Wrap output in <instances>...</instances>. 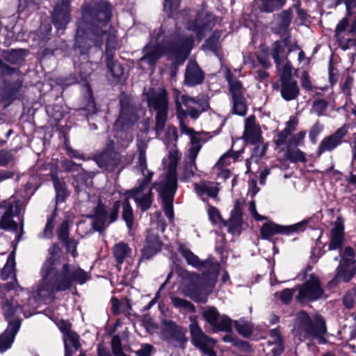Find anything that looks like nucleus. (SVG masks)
Listing matches in <instances>:
<instances>
[{"mask_svg": "<svg viewBox=\"0 0 356 356\" xmlns=\"http://www.w3.org/2000/svg\"><path fill=\"white\" fill-rule=\"evenodd\" d=\"M226 79L229 84V92L232 95L233 113L243 116L247 112V103L244 97L245 89L241 82L233 77L232 73L227 70L226 72Z\"/></svg>", "mask_w": 356, "mask_h": 356, "instance_id": "15", "label": "nucleus"}, {"mask_svg": "<svg viewBox=\"0 0 356 356\" xmlns=\"http://www.w3.org/2000/svg\"><path fill=\"white\" fill-rule=\"evenodd\" d=\"M216 270L211 269L209 270L208 273L193 274L185 285L184 293L196 302H205L206 298L202 297V294L211 291L216 284Z\"/></svg>", "mask_w": 356, "mask_h": 356, "instance_id": "9", "label": "nucleus"}, {"mask_svg": "<svg viewBox=\"0 0 356 356\" xmlns=\"http://www.w3.org/2000/svg\"><path fill=\"white\" fill-rule=\"evenodd\" d=\"M234 324L237 332L243 336L248 337L251 334L252 327L249 322L240 320L236 321Z\"/></svg>", "mask_w": 356, "mask_h": 356, "instance_id": "51", "label": "nucleus"}, {"mask_svg": "<svg viewBox=\"0 0 356 356\" xmlns=\"http://www.w3.org/2000/svg\"><path fill=\"white\" fill-rule=\"evenodd\" d=\"M348 19L347 17H343L339 22L335 30L336 38L347 33L346 28L348 26Z\"/></svg>", "mask_w": 356, "mask_h": 356, "instance_id": "61", "label": "nucleus"}, {"mask_svg": "<svg viewBox=\"0 0 356 356\" xmlns=\"http://www.w3.org/2000/svg\"><path fill=\"white\" fill-rule=\"evenodd\" d=\"M289 44L290 40L288 35L273 44L271 56L275 65H280V60L287 58V55L291 51Z\"/></svg>", "mask_w": 356, "mask_h": 356, "instance_id": "28", "label": "nucleus"}, {"mask_svg": "<svg viewBox=\"0 0 356 356\" xmlns=\"http://www.w3.org/2000/svg\"><path fill=\"white\" fill-rule=\"evenodd\" d=\"M50 177L54 182V186L56 192V201L63 202L69 195L66 184L60 180L56 171H51Z\"/></svg>", "mask_w": 356, "mask_h": 356, "instance_id": "40", "label": "nucleus"}, {"mask_svg": "<svg viewBox=\"0 0 356 356\" xmlns=\"http://www.w3.org/2000/svg\"><path fill=\"white\" fill-rule=\"evenodd\" d=\"M197 194L203 200L204 197L215 198L218 195L219 189L216 183L210 181H200L194 184Z\"/></svg>", "mask_w": 356, "mask_h": 356, "instance_id": "37", "label": "nucleus"}, {"mask_svg": "<svg viewBox=\"0 0 356 356\" xmlns=\"http://www.w3.org/2000/svg\"><path fill=\"white\" fill-rule=\"evenodd\" d=\"M344 227L341 222L337 220L334 222V227L330 230V238L328 245L329 250L342 249L344 244Z\"/></svg>", "mask_w": 356, "mask_h": 356, "instance_id": "30", "label": "nucleus"}, {"mask_svg": "<svg viewBox=\"0 0 356 356\" xmlns=\"http://www.w3.org/2000/svg\"><path fill=\"white\" fill-rule=\"evenodd\" d=\"M162 338L175 346L180 347H184L188 341L184 329L172 321H163Z\"/></svg>", "mask_w": 356, "mask_h": 356, "instance_id": "17", "label": "nucleus"}, {"mask_svg": "<svg viewBox=\"0 0 356 356\" xmlns=\"http://www.w3.org/2000/svg\"><path fill=\"white\" fill-rule=\"evenodd\" d=\"M243 137L246 142L251 144L257 143L261 140V131L259 125L256 123L254 115L245 118Z\"/></svg>", "mask_w": 356, "mask_h": 356, "instance_id": "26", "label": "nucleus"}, {"mask_svg": "<svg viewBox=\"0 0 356 356\" xmlns=\"http://www.w3.org/2000/svg\"><path fill=\"white\" fill-rule=\"evenodd\" d=\"M193 42V36L181 33L177 28L173 33L166 31L162 25L159 30L154 31L149 42L143 48L140 61L154 65L162 55L166 54L177 62H183L190 54Z\"/></svg>", "mask_w": 356, "mask_h": 356, "instance_id": "2", "label": "nucleus"}, {"mask_svg": "<svg viewBox=\"0 0 356 356\" xmlns=\"http://www.w3.org/2000/svg\"><path fill=\"white\" fill-rule=\"evenodd\" d=\"M116 44L115 35L110 33L107 38L105 56L107 67L113 77L120 78L124 74V69L120 63L113 59V49Z\"/></svg>", "mask_w": 356, "mask_h": 356, "instance_id": "19", "label": "nucleus"}, {"mask_svg": "<svg viewBox=\"0 0 356 356\" xmlns=\"http://www.w3.org/2000/svg\"><path fill=\"white\" fill-rule=\"evenodd\" d=\"M154 349L152 345L145 343L141 345L140 349L137 350L135 353L138 356H150Z\"/></svg>", "mask_w": 356, "mask_h": 356, "instance_id": "64", "label": "nucleus"}, {"mask_svg": "<svg viewBox=\"0 0 356 356\" xmlns=\"http://www.w3.org/2000/svg\"><path fill=\"white\" fill-rule=\"evenodd\" d=\"M148 106L156 112L154 130L156 136L163 131L169 111L168 92L165 89H149L147 93Z\"/></svg>", "mask_w": 356, "mask_h": 356, "instance_id": "8", "label": "nucleus"}, {"mask_svg": "<svg viewBox=\"0 0 356 356\" xmlns=\"http://www.w3.org/2000/svg\"><path fill=\"white\" fill-rule=\"evenodd\" d=\"M280 81V92L282 98L286 101H291L296 99L300 94V89L296 81H295L293 79H284Z\"/></svg>", "mask_w": 356, "mask_h": 356, "instance_id": "34", "label": "nucleus"}, {"mask_svg": "<svg viewBox=\"0 0 356 356\" xmlns=\"http://www.w3.org/2000/svg\"><path fill=\"white\" fill-rule=\"evenodd\" d=\"M111 17V5L106 1L101 0L82 8V19L79 22L96 30H107L106 25Z\"/></svg>", "mask_w": 356, "mask_h": 356, "instance_id": "6", "label": "nucleus"}, {"mask_svg": "<svg viewBox=\"0 0 356 356\" xmlns=\"http://www.w3.org/2000/svg\"><path fill=\"white\" fill-rule=\"evenodd\" d=\"M181 154L176 148L171 149L168 154L169 163L168 173L165 177L153 187H156L162 200L165 216L172 220L174 217L173 200L177 189V166L181 159Z\"/></svg>", "mask_w": 356, "mask_h": 356, "instance_id": "3", "label": "nucleus"}, {"mask_svg": "<svg viewBox=\"0 0 356 356\" xmlns=\"http://www.w3.org/2000/svg\"><path fill=\"white\" fill-rule=\"evenodd\" d=\"M235 161L236 157L234 154L229 151L220 156L218 162L213 168V170L216 175L223 179H226L229 177V170L227 166L231 163V160Z\"/></svg>", "mask_w": 356, "mask_h": 356, "instance_id": "32", "label": "nucleus"}, {"mask_svg": "<svg viewBox=\"0 0 356 356\" xmlns=\"http://www.w3.org/2000/svg\"><path fill=\"white\" fill-rule=\"evenodd\" d=\"M136 145L138 152L137 167L141 171L145 178H147L149 177V173H152L151 172H149L147 168L146 150L148 146V140H146L145 138H140L138 137L137 138Z\"/></svg>", "mask_w": 356, "mask_h": 356, "instance_id": "35", "label": "nucleus"}, {"mask_svg": "<svg viewBox=\"0 0 356 356\" xmlns=\"http://www.w3.org/2000/svg\"><path fill=\"white\" fill-rule=\"evenodd\" d=\"M152 175V173H149V177L143 179L138 187L133 188L129 192V197H133L137 206L142 211L148 210L153 201L152 189H149L146 193H142L146 186L151 181Z\"/></svg>", "mask_w": 356, "mask_h": 356, "instance_id": "18", "label": "nucleus"}, {"mask_svg": "<svg viewBox=\"0 0 356 356\" xmlns=\"http://www.w3.org/2000/svg\"><path fill=\"white\" fill-rule=\"evenodd\" d=\"M341 256L339 264L337 268V272L334 277L328 283L329 287L336 286L340 281L348 282L356 274V259H355L354 250L348 246L345 248L342 254H339L334 257L337 261Z\"/></svg>", "mask_w": 356, "mask_h": 356, "instance_id": "10", "label": "nucleus"}, {"mask_svg": "<svg viewBox=\"0 0 356 356\" xmlns=\"http://www.w3.org/2000/svg\"><path fill=\"white\" fill-rule=\"evenodd\" d=\"M14 202L10 200L3 201L0 205L2 215L0 218V229L6 231H17L18 225L13 220L14 215Z\"/></svg>", "mask_w": 356, "mask_h": 356, "instance_id": "23", "label": "nucleus"}, {"mask_svg": "<svg viewBox=\"0 0 356 356\" xmlns=\"http://www.w3.org/2000/svg\"><path fill=\"white\" fill-rule=\"evenodd\" d=\"M60 252V247L54 243L49 250L50 256L41 267L42 279L38 292L42 298H49L56 293L67 291L75 282L83 284L90 278L88 274L79 266L69 264L61 265Z\"/></svg>", "mask_w": 356, "mask_h": 356, "instance_id": "1", "label": "nucleus"}, {"mask_svg": "<svg viewBox=\"0 0 356 356\" xmlns=\"http://www.w3.org/2000/svg\"><path fill=\"white\" fill-rule=\"evenodd\" d=\"M19 326L20 322L18 321L9 323L7 329L0 335V353H3L11 347Z\"/></svg>", "mask_w": 356, "mask_h": 356, "instance_id": "29", "label": "nucleus"}, {"mask_svg": "<svg viewBox=\"0 0 356 356\" xmlns=\"http://www.w3.org/2000/svg\"><path fill=\"white\" fill-rule=\"evenodd\" d=\"M114 142L111 140L106 148L94 156L97 165L103 170L109 172L124 168L122 156L114 149Z\"/></svg>", "mask_w": 356, "mask_h": 356, "instance_id": "14", "label": "nucleus"}, {"mask_svg": "<svg viewBox=\"0 0 356 356\" xmlns=\"http://www.w3.org/2000/svg\"><path fill=\"white\" fill-rule=\"evenodd\" d=\"M196 170L197 167L195 163L186 161L183 170V173L181 176V180L187 181L195 175V172L196 171Z\"/></svg>", "mask_w": 356, "mask_h": 356, "instance_id": "53", "label": "nucleus"}, {"mask_svg": "<svg viewBox=\"0 0 356 356\" xmlns=\"http://www.w3.org/2000/svg\"><path fill=\"white\" fill-rule=\"evenodd\" d=\"M296 290V300L301 303L316 301L324 293L318 277L314 274H311L303 284L297 285Z\"/></svg>", "mask_w": 356, "mask_h": 356, "instance_id": "13", "label": "nucleus"}, {"mask_svg": "<svg viewBox=\"0 0 356 356\" xmlns=\"http://www.w3.org/2000/svg\"><path fill=\"white\" fill-rule=\"evenodd\" d=\"M4 316L6 318H11L14 316H18L20 314H23L25 317H28L31 315L30 313H27L24 309V306L20 305L18 302L15 299L5 300L4 303L2 305Z\"/></svg>", "mask_w": 356, "mask_h": 356, "instance_id": "36", "label": "nucleus"}, {"mask_svg": "<svg viewBox=\"0 0 356 356\" xmlns=\"http://www.w3.org/2000/svg\"><path fill=\"white\" fill-rule=\"evenodd\" d=\"M347 134V130L344 127L338 129L335 132L328 136L325 137L320 143L317 153L318 155L325 152H332L339 145H340Z\"/></svg>", "mask_w": 356, "mask_h": 356, "instance_id": "21", "label": "nucleus"}, {"mask_svg": "<svg viewBox=\"0 0 356 356\" xmlns=\"http://www.w3.org/2000/svg\"><path fill=\"white\" fill-rule=\"evenodd\" d=\"M120 207L122 209V219L126 222L128 229L131 230L134 226V216L128 197L115 202L109 211H106L105 206L99 201L92 216L94 229L96 231L101 232L109 224L115 222L118 219Z\"/></svg>", "mask_w": 356, "mask_h": 356, "instance_id": "4", "label": "nucleus"}, {"mask_svg": "<svg viewBox=\"0 0 356 356\" xmlns=\"http://www.w3.org/2000/svg\"><path fill=\"white\" fill-rule=\"evenodd\" d=\"M294 147H286L285 152L286 158L292 163L306 162L305 154Z\"/></svg>", "mask_w": 356, "mask_h": 356, "instance_id": "46", "label": "nucleus"}, {"mask_svg": "<svg viewBox=\"0 0 356 356\" xmlns=\"http://www.w3.org/2000/svg\"><path fill=\"white\" fill-rule=\"evenodd\" d=\"M163 243L157 233L152 228L147 235L142 250L141 259H149L161 250Z\"/></svg>", "mask_w": 356, "mask_h": 356, "instance_id": "22", "label": "nucleus"}, {"mask_svg": "<svg viewBox=\"0 0 356 356\" xmlns=\"http://www.w3.org/2000/svg\"><path fill=\"white\" fill-rule=\"evenodd\" d=\"M79 335L70 330L64 331L63 341L65 346V356H73L74 350H77L80 347Z\"/></svg>", "mask_w": 356, "mask_h": 356, "instance_id": "38", "label": "nucleus"}, {"mask_svg": "<svg viewBox=\"0 0 356 356\" xmlns=\"http://www.w3.org/2000/svg\"><path fill=\"white\" fill-rule=\"evenodd\" d=\"M291 9L282 10L277 15V26L275 29V32L282 35H285L287 33L288 28L291 22Z\"/></svg>", "mask_w": 356, "mask_h": 356, "instance_id": "42", "label": "nucleus"}, {"mask_svg": "<svg viewBox=\"0 0 356 356\" xmlns=\"http://www.w3.org/2000/svg\"><path fill=\"white\" fill-rule=\"evenodd\" d=\"M190 322L189 331L192 343L207 356H216L213 350L216 341L202 331L195 316H191Z\"/></svg>", "mask_w": 356, "mask_h": 356, "instance_id": "12", "label": "nucleus"}, {"mask_svg": "<svg viewBox=\"0 0 356 356\" xmlns=\"http://www.w3.org/2000/svg\"><path fill=\"white\" fill-rule=\"evenodd\" d=\"M328 107V102L319 99L315 100L312 104V111L316 113L318 116L323 115V113Z\"/></svg>", "mask_w": 356, "mask_h": 356, "instance_id": "56", "label": "nucleus"}, {"mask_svg": "<svg viewBox=\"0 0 356 356\" xmlns=\"http://www.w3.org/2000/svg\"><path fill=\"white\" fill-rule=\"evenodd\" d=\"M2 56L8 62L12 64H17L23 60L24 54L22 49H10L4 51Z\"/></svg>", "mask_w": 356, "mask_h": 356, "instance_id": "47", "label": "nucleus"}, {"mask_svg": "<svg viewBox=\"0 0 356 356\" xmlns=\"http://www.w3.org/2000/svg\"><path fill=\"white\" fill-rule=\"evenodd\" d=\"M15 159L13 150L3 149L0 150V166L6 167L12 163Z\"/></svg>", "mask_w": 356, "mask_h": 356, "instance_id": "54", "label": "nucleus"}, {"mask_svg": "<svg viewBox=\"0 0 356 356\" xmlns=\"http://www.w3.org/2000/svg\"><path fill=\"white\" fill-rule=\"evenodd\" d=\"M130 252V248L124 242H120L113 247V254L119 264H122L124 260L129 257Z\"/></svg>", "mask_w": 356, "mask_h": 356, "instance_id": "44", "label": "nucleus"}, {"mask_svg": "<svg viewBox=\"0 0 356 356\" xmlns=\"http://www.w3.org/2000/svg\"><path fill=\"white\" fill-rule=\"evenodd\" d=\"M326 332L325 322L321 316L311 318L305 311H300L296 316L294 336L300 341L313 339L324 334Z\"/></svg>", "mask_w": 356, "mask_h": 356, "instance_id": "7", "label": "nucleus"}, {"mask_svg": "<svg viewBox=\"0 0 356 356\" xmlns=\"http://www.w3.org/2000/svg\"><path fill=\"white\" fill-rule=\"evenodd\" d=\"M291 131H289L286 129H284L281 132H280L277 135V138L275 140V144L277 146H281L285 143L287 144L289 138L291 137Z\"/></svg>", "mask_w": 356, "mask_h": 356, "instance_id": "63", "label": "nucleus"}, {"mask_svg": "<svg viewBox=\"0 0 356 356\" xmlns=\"http://www.w3.org/2000/svg\"><path fill=\"white\" fill-rule=\"evenodd\" d=\"M205 74L196 61L190 60L185 69L184 83L194 87L203 83Z\"/></svg>", "mask_w": 356, "mask_h": 356, "instance_id": "20", "label": "nucleus"}, {"mask_svg": "<svg viewBox=\"0 0 356 356\" xmlns=\"http://www.w3.org/2000/svg\"><path fill=\"white\" fill-rule=\"evenodd\" d=\"M323 127L320 124L318 121H317L310 129L309 132V137L311 142L313 144H315L317 140V137L323 131Z\"/></svg>", "mask_w": 356, "mask_h": 356, "instance_id": "58", "label": "nucleus"}, {"mask_svg": "<svg viewBox=\"0 0 356 356\" xmlns=\"http://www.w3.org/2000/svg\"><path fill=\"white\" fill-rule=\"evenodd\" d=\"M215 325H211V327L214 332L222 331V332H231L232 330V321L227 316L220 314V318H216Z\"/></svg>", "mask_w": 356, "mask_h": 356, "instance_id": "43", "label": "nucleus"}, {"mask_svg": "<svg viewBox=\"0 0 356 356\" xmlns=\"http://www.w3.org/2000/svg\"><path fill=\"white\" fill-rule=\"evenodd\" d=\"M179 252L181 256L186 259L187 264L200 270L208 268L216 270L217 268L211 261H200L197 256L193 253L184 245L181 244L179 247Z\"/></svg>", "mask_w": 356, "mask_h": 356, "instance_id": "27", "label": "nucleus"}, {"mask_svg": "<svg viewBox=\"0 0 356 356\" xmlns=\"http://www.w3.org/2000/svg\"><path fill=\"white\" fill-rule=\"evenodd\" d=\"M53 22L56 29H64L70 21V3L62 1L58 3L52 13Z\"/></svg>", "mask_w": 356, "mask_h": 356, "instance_id": "25", "label": "nucleus"}, {"mask_svg": "<svg viewBox=\"0 0 356 356\" xmlns=\"http://www.w3.org/2000/svg\"><path fill=\"white\" fill-rule=\"evenodd\" d=\"M121 111L118 118L116 127H129L138 120V115L136 108L131 105L127 100L121 99Z\"/></svg>", "mask_w": 356, "mask_h": 356, "instance_id": "24", "label": "nucleus"}, {"mask_svg": "<svg viewBox=\"0 0 356 356\" xmlns=\"http://www.w3.org/2000/svg\"><path fill=\"white\" fill-rule=\"evenodd\" d=\"M202 316L209 325H217L216 324V318H220V313L216 307H208L203 311Z\"/></svg>", "mask_w": 356, "mask_h": 356, "instance_id": "49", "label": "nucleus"}, {"mask_svg": "<svg viewBox=\"0 0 356 356\" xmlns=\"http://www.w3.org/2000/svg\"><path fill=\"white\" fill-rule=\"evenodd\" d=\"M311 220L312 218H307L294 225L287 226L279 225L273 222H266L260 229L261 237L263 239L268 240L275 234L289 235L293 233H301L306 229Z\"/></svg>", "mask_w": 356, "mask_h": 356, "instance_id": "16", "label": "nucleus"}, {"mask_svg": "<svg viewBox=\"0 0 356 356\" xmlns=\"http://www.w3.org/2000/svg\"><path fill=\"white\" fill-rule=\"evenodd\" d=\"M277 70L280 72V81L291 79L292 66L288 58L280 60V65H275Z\"/></svg>", "mask_w": 356, "mask_h": 356, "instance_id": "48", "label": "nucleus"}, {"mask_svg": "<svg viewBox=\"0 0 356 356\" xmlns=\"http://www.w3.org/2000/svg\"><path fill=\"white\" fill-rule=\"evenodd\" d=\"M254 6L261 13H270L281 9L286 0H254Z\"/></svg>", "mask_w": 356, "mask_h": 356, "instance_id": "39", "label": "nucleus"}, {"mask_svg": "<svg viewBox=\"0 0 356 356\" xmlns=\"http://www.w3.org/2000/svg\"><path fill=\"white\" fill-rule=\"evenodd\" d=\"M180 0H165L163 10L169 17H174L179 8Z\"/></svg>", "mask_w": 356, "mask_h": 356, "instance_id": "50", "label": "nucleus"}, {"mask_svg": "<svg viewBox=\"0 0 356 356\" xmlns=\"http://www.w3.org/2000/svg\"><path fill=\"white\" fill-rule=\"evenodd\" d=\"M213 17L211 15L199 13L193 26H187L188 30L195 31L197 36L201 38V33L204 31L210 30L213 26Z\"/></svg>", "mask_w": 356, "mask_h": 356, "instance_id": "33", "label": "nucleus"}, {"mask_svg": "<svg viewBox=\"0 0 356 356\" xmlns=\"http://www.w3.org/2000/svg\"><path fill=\"white\" fill-rule=\"evenodd\" d=\"M339 47L343 50H347L356 44V21H354L352 28L347 33L337 38Z\"/></svg>", "mask_w": 356, "mask_h": 356, "instance_id": "41", "label": "nucleus"}, {"mask_svg": "<svg viewBox=\"0 0 356 356\" xmlns=\"http://www.w3.org/2000/svg\"><path fill=\"white\" fill-rule=\"evenodd\" d=\"M58 237L62 243H66L68 245L69 224L67 220L60 224L58 231Z\"/></svg>", "mask_w": 356, "mask_h": 356, "instance_id": "57", "label": "nucleus"}, {"mask_svg": "<svg viewBox=\"0 0 356 356\" xmlns=\"http://www.w3.org/2000/svg\"><path fill=\"white\" fill-rule=\"evenodd\" d=\"M296 287L295 289H285L279 293L280 299L284 304H289L291 301L293 293L296 291Z\"/></svg>", "mask_w": 356, "mask_h": 356, "instance_id": "60", "label": "nucleus"}, {"mask_svg": "<svg viewBox=\"0 0 356 356\" xmlns=\"http://www.w3.org/2000/svg\"><path fill=\"white\" fill-rule=\"evenodd\" d=\"M61 168L65 172H75L79 171L80 165L75 163L74 161L65 159L60 163Z\"/></svg>", "mask_w": 356, "mask_h": 356, "instance_id": "62", "label": "nucleus"}, {"mask_svg": "<svg viewBox=\"0 0 356 356\" xmlns=\"http://www.w3.org/2000/svg\"><path fill=\"white\" fill-rule=\"evenodd\" d=\"M110 33L108 30H96L86 26L84 23H78L74 49L81 55L89 56L101 49L104 38Z\"/></svg>", "mask_w": 356, "mask_h": 356, "instance_id": "5", "label": "nucleus"}, {"mask_svg": "<svg viewBox=\"0 0 356 356\" xmlns=\"http://www.w3.org/2000/svg\"><path fill=\"white\" fill-rule=\"evenodd\" d=\"M176 109L181 111L184 115L186 113L193 119H197L200 114L209 108L206 100L192 98L187 95L181 94L177 90H173Z\"/></svg>", "mask_w": 356, "mask_h": 356, "instance_id": "11", "label": "nucleus"}, {"mask_svg": "<svg viewBox=\"0 0 356 356\" xmlns=\"http://www.w3.org/2000/svg\"><path fill=\"white\" fill-rule=\"evenodd\" d=\"M306 136V131H301L297 134L291 136L287 142L286 147H297L302 146L305 143V138Z\"/></svg>", "mask_w": 356, "mask_h": 356, "instance_id": "52", "label": "nucleus"}, {"mask_svg": "<svg viewBox=\"0 0 356 356\" xmlns=\"http://www.w3.org/2000/svg\"><path fill=\"white\" fill-rule=\"evenodd\" d=\"M242 208L240 200H237L234 202V207L231 211V217L227 222L228 231L232 234L240 233V229L242 225Z\"/></svg>", "mask_w": 356, "mask_h": 356, "instance_id": "31", "label": "nucleus"}, {"mask_svg": "<svg viewBox=\"0 0 356 356\" xmlns=\"http://www.w3.org/2000/svg\"><path fill=\"white\" fill-rule=\"evenodd\" d=\"M171 300L173 306L180 312H195V305L187 300L179 297H172Z\"/></svg>", "mask_w": 356, "mask_h": 356, "instance_id": "45", "label": "nucleus"}, {"mask_svg": "<svg viewBox=\"0 0 356 356\" xmlns=\"http://www.w3.org/2000/svg\"><path fill=\"white\" fill-rule=\"evenodd\" d=\"M54 218L50 217L47 222L46 226L43 232L40 234V238H50L53 234V229L54 228Z\"/></svg>", "mask_w": 356, "mask_h": 356, "instance_id": "59", "label": "nucleus"}, {"mask_svg": "<svg viewBox=\"0 0 356 356\" xmlns=\"http://www.w3.org/2000/svg\"><path fill=\"white\" fill-rule=\"evenodd\" d=\"M356 298V286L347 291L343 298V302L347 309H352L354 307Z\"/></svg>", "mask_w": 356, "mask_h": 356, "instance_id": "55", "label": "nucleus"}]
</instances>
